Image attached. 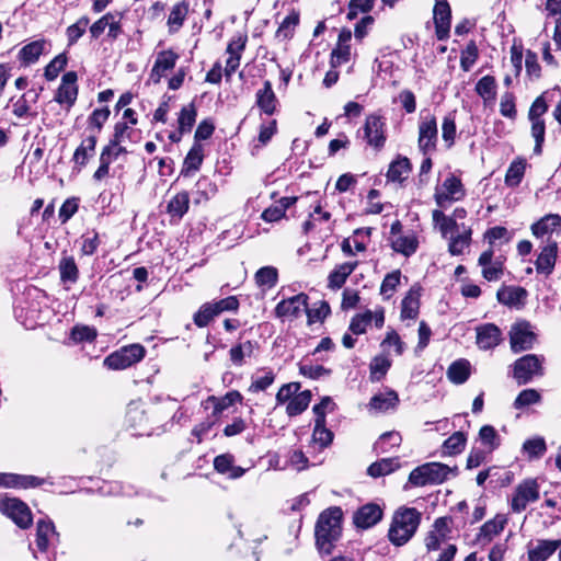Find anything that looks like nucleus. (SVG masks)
Wrapping results in <instances>:
<instances>
[{
    "instance_id": "obj_1",
    "label": "nucleus",
    "mask_w": 561,
    "mask_h": 561,
    "mask_svg": "<svg viewBox=\"0 0 561 561\" xmlns=\"http://www.w3.org/2000/svg\"><path fill=\"white\" fill-rule=\"evenodd\" d=\"M342 511L331 507L322 512L316 525V542L319 551L330 554L341 537Z\"/></svg>"
},
{
    "instance_id": "obj_2",
    "label": "nucleus",
    "mask_w": 561,
    "mask_h": 561,
    "mask_svg": "<svg viewBox=\"0 0 561 561\" xmlns=\"http://www.w3.org/2000/svg\"><path fill=\"white\" fill-rule=\"evenodd\" d=\"M421 523V513L413 507H401L392 516L388 531L390 542L397 547L405 545Z\"/></svg>"
},
{
    "instance_id": "obj_3",
    "label": "nucleus",
    "mask_w": 561,
    "mask_h": 561,
    "mask_svg": "<svg viewBox=\"0 0 561 561\" xmlns=\"http://www.w3.org/2000/svg\"><path fill=\"white\" fill-rule=\"evenodd\" d=\"M457 468H450L440 462H428L419 466L411 471L409 482L415 486H424L427 484H440L446 481L449 474L454 473Z\"/></svg>"
},
{
    "instance_id": "obj_4",
    "label": "nucleus",
    "mask_w": 561,
    "mask_h": 561,
    "mask_svg": "<svg viewBox=\"0 0 561 561\" xmlns=\"http://www.w3.org/2000/svg\"><path fill=\"white\" fill-rule=\"evenodd\" d=\"M146 354V350L140 344H130L110 354L104 359V366L108 369H126L140 362Z\"/></svg>"
},
{
    "instance_id": "obj_5",
    "label": "nucleus",
    "mask_w": 561,
    "mask_h": 561,
    "mask_svg": "<svg viewBox=\"0 0 561 561\" xmlns=\"http://www.w3.org/2000/svg\"><path fill=\"white\" fill-rule=\"evenodd\" d=\"M0 512L20 528H27L32 525L33 516L30 507L16 497L0 495Z\"/></svg>"
},
{
    "instance_id": "obj_6",
    "label": "nucleus",
    "mask_w": 561,
    "mask_h": 561,
    "mask_svg": "<svg viewBox=\"0 0 561 561\" xmlns=\"http://www.w3.org/2000/svg\"><path fill=\"white\" fill-rule=\"evenodd\" d=\"M465 196L461 181L455 175H448L442 185L436 186L434 199L439 208H448L454 202Z\"/></svg>"
},
{
    "instance_id": "obj_7",
    "label": "nucleus",
    "mask_w": 561,
    "mask_h": 561,
    "mask_svg": "<svg viewBox=\"0 0 561 561\" xmlns=\"http://www.w3.org/2000/svg\"><path fill=\"white\" fill-rule=\"evenodd\" d=\"M542 359L535 355L528 354L518 358L514 364V378L518 385L528 383L535 376H541Z\"/></svg>"
},
{
    "instance_id": "obj_8",
    "label": "nucleus",
    "mask_w": 561,
    "mask_h": 561,
    "mask_svg": "<svg viewBox=\"0 0 561 561\" xmlns=\"http://www.w3.org/2000/svg\"><path fill=\"white\" fill-rule=\"evenodd\" d=\"M539 499V485L536 480L528 479L519 483L512 497L511 507L515 513L526 510L529 503Z\"/></svg>"
},
{
    "instance_id": "obj_9",
    "label": "nucleus",
    "mask_w": 561,
    "mask_h": 561,
    "mask_svg": "<svg viewBox=\"0 0 561 561\" xmlns=\"http://www.w3.org/2000/svg\"><path fill=\"white\" fill-rule=\"evenodd\" d=\"M510 340L513 352L518 353L531 348L536 341V335L528 322L519 321L512 325Z\"/></svg>"
},
{
    "instance_id": "obj_10",
    "label": "nucleus",
    "mask_w": 561,
    "mask_h": 561,
    "mask_svg": "<svg viewBox=\"0 0 561 561\" xmlns=\"http://www.w3.org/2000/svg\"><path fill=\"white\" fill-rule=\"evenodd\" d=\"M308 306V296L298 294L287 299H283L275 307V316L284 320H294L300 317Z\"/></svg>"
},
{
    "instance_id": "obj_11",
    "label": "nucleus",
    "mask_w": 561,
    "mask_h": 561,
    "mask_svg": "<svg viewBox=\"0 0 561 561\" xmlns=\"http://www.w3.org/2000/svg\"><path fill=\"white\" fill-rule=\"evenodd\" d=\"M437 142V124L434 116H427L419 125V149L424 154L433 152Z\"/></svg>"
},
{
    "instance_id": "obj_12",
    "label": "nucleus",
    "mask_w": 561,
    "mask_h": 561,
    "mask_svg": "<svg viewBox=\"0 0 561 561\" xmlns=\"http://www.w3.org/2000/svg\"><path fill=\"white\" fill-rule=\"evenodd\" d=\"M385 123L379 115H368L364 125V138L369 146L381 148L385 145Z\"/></svg>"
},
{
    "instance_id": "obj_13",
    "label": "nucleus",
    "mask_w": 561,
    "mask_h": 561,
    "mask_svg": "<svg viewBox=\"0 0 561 561\" xmlns=\"http://www.w3.org/2000/svg\"><path fill=\"white\" fill-rule=\"evenodd\" d=\"M77 79L78 77L75 71L66 72L62 76L61 83L55 96V100L59 104H67L69 107L75 104L78 95Z\"/></svg>"
},
{
    "instance_id": "obj_14",
    "label": "nucleus",
    "mask_w": 561,
    "mask_h": 561,
    "mask_svg": "<svg viewBox=\"0 0 561 561\" xmlns=\"http://www.w3.org/2000/svg\"><path fill=\"white\" fill-rule=\"evenodd\" d=\"M178 59L179 55L171 49L159 51L150 71V80L153 83H159L165 72L174 68Z\"/></svg>"
},
{
    "instance_id": "obj_15",
    "label": "nucleus",
    "mask_w": 561,
    "mask_h": 561,
    "mask_svg": "<svg viewBox=\"0 0 561 561\" xmlns=\"http://www.w3.org/2000/svg\"><path fill=\"white\" fill-rule=\"evenodd\" d=\"M561 546V540L537 539L528 546L529 561H547Z\"/></svg>"
},
{
    "instance_id": "obj_16",
    "label": "nucleus",
    "mask_w": 561,
    "mask_h": 561,
    "mask_svg": "<svg viewBox=\"0 0 561 561\" xmlns=\"http://www.w3.org/2000/svg\"><path fill=\"white\" fill-rule=\"evenodd\" d=\"M434 23L436 36L439 41L448 37L451 11L447 1H437L434 7Z\"/></svg>"
},
{
    "instance_id": "obj_17",
    "label": "nucleus",
    "mask_w": 561,
    "mask_h": 561,
    "mask_svg": "<svg viewBox=\"0 0 561 561\" xmlns=\"http://www.w3.org/2000/svg\"><path fill=\"white\" fill-rule=\"evenodd\" d=\"M477 345L481 350H491L502 341L501 330L493 323H485L477 327Z\"/></svg>"
},
{
    "instance_id": "obj_18",
    "label": "nucleus",
    "mask_w": 561,
    "mask_h": 561,
    "mask_svg": "<svg viewBox=\"0 0 561 561\" xmlns=\"http://www.w3.org/2000/svg\"><path fill=\"white\" fill-rule=\"evenodd\" d=\"M245 43L247 37L239 35L228 44L227 53L229 54V57L225 67V76L228 80L240 66L241 54L244 50Z\"/></svg>"
},
{
    "instance_id": "obj_19",
    "label": "nucleus",
    "mask_w": 561,
    "mask_h": 561,
    "mask_svg": "<svg viewBox=\"0 0 561 561\" xmlns=\"http://www.w3.org/2000/svg\"><path fill=\"white\" fill-rule=\"evenodd\" d=\"M44 483V479L35 476L0 473V486L13 489L36 488Z\"/></svg>"
},
{
    "instance_id": "obj_20",
    "label": "nucleus",
    "mask_w": 561,
    "mask_h": 561,
    "mask_svg": "<svg viewBox=\"0 0 561 561\" xmlns=\"http://www.w3.org/2000/svg\"><path fill=\"white\" fill-rule=\"evenodd\" d=\"M478 264L482 267V276L489 282L499 280L503 275V262L493 260L492 250L481 253Z\"/></svg>"
},
{
    "instance_id": "obj_21",
    "label": "nucleus",
    "mask_w": 561,
    "mask_h": 561,
    "mask_svg": "<svg viewBox=\"0 0 561 561\" xmlns=\"http://www.w3.org/2000/svg\"><path fill=\"white\" fill-rule=\"evenodd\" d=\"M398 404V393L393 390H387L373 396L368 403V409L374 413H385L389 410H394Z\"/></svg>"
},
{
    "instance_id": "obj_22",
    "label": "nucleus",
    "mask_w": 561,
    "mask_h": 561,
    "mask_svg": "<svg viewBox=\"0 0 561 561\" xmlns=\"http://www.w3.org/2000/svg\"><path fill=\"white\" fill-rule=\"evenodd\" d=\"M382 517L381 508L376 504H366L354 515V523L359 528H369L376 525Z\"/></svg>"
},
{
    "instance_id": "obj_23",
    "label": "nucleus",
    "mask_w": 561,
    "mask_h": 561,
    "mask_svg": "<svg viewBox=\"0 0 561 561\" xmlns=\"http://www.w3.org/2000/svg\"><path fill=\"white\" fill-rule=\"evenodd\" d=\"M255 98L256 105L264 114L273 115L275 113L278 101L270 81H264L263 87L256 91Z\"/></svg>"
},
{
    "instance_id": "obj_24",
    "label": "nucleus",
    "mask_w": 561,
    "mask_h": 561,
    "mask_svg": "<svg viewBox=\"0 0 561 561\" xmlns=\"http://www.w3.org/2000/svg\"><path fill=\"white\" fill-rule=\"evenodd\" d=\"M47 47H49V43L46 39L33 41L20 49L19 59L24 66L35 64Z\"/></svg>"
},
{
    "instance_id": "obj_25",
    "label": "nucleus",
    "mask_w": 561,
    "mask_h": 561,
    "mask_svg": "<svg viewBox=\"0 0 561 561\" xmlns=\"http://www.w3.org/2000/svg\"><path fill=\"white\" fill-rule=\"evenodd\" d=\"M190 12V3L182 0L175 3L169 13L167 26L170 34H174L181 30Z\"/></svg>"
},
{
    "instance_id": "obj_26",
    "label": "nucleus",
    "mask_w": 561,
    "mask_h": 561,
    "mask_svg": "<svg viewBox=\"0 0 561 561\" xmlns=\"http://www.w3.org/2000/svg\"><path fill=\"white\" fill-rule=\"evenodd\" d=\"M557 242H549L545 245L536 260V270L538 273L549 275L552 273L557 261Z\"/></svg>"
},
{
    "instance_id": "obj_27",
    "label": "nucleus",
    "mask_w": 561,
    "mask_h": 561,
    "mask_svg": "<svg viewBox=\"0 0 561 561\" xmlns=\"http://www.w3.org/2000/svg\"><path fill=\"white\" fill-rule=\"evenodd\" d=\"M420 297L421 287L416 285L412 286L401 302V318L403 320H413L417 317L420 309Z\"/></svg>"
},
{
    "instance_id": "obj_28",
    "label": "nucleus",
    "mask_w": 561,
    "mask_h": 561,
    "mask_svg": "<svg viewBox=\"0 0 561 561\" xmlns=\"http://www.w3.org/2000/svg\"><path fill=\"white\" fill-rule=\"evenodd\" d=\"M390 243L393 251L401 253L404 256L414 254L419 248V240L413 231L392 238Z\"/></svg>"
},
{
    "instance_id": "obj_29",
    "label": "nucleus",
    "mask_w": 561,
    "mask_h": 561,
    "mask_svg": "<svg viewBox=\"0 0 561 561\" xmlns=\"http://www.w3.org/2000/svg\"><path fill=\"white\" fill-rule=\"evenodd\" d=\"M411 170L410 160L407 157L398 156L389 165L387 179L391 182L402 183L409 178Z\"/></svg>"
},
{
    "instance_id": "obj_30",
    "label": "nucleus",
    "mask_w": 561,
    "mask_h": 561,
    "mask_svg": "<svg viewBox=\"0 0 561 561\" xmlns=\"http://www.w3.org/2000/svg\"><path fill=\"white\" fill-rule=\"evenodd\" d=\"M358 262H345L342 264H339L334 267V270L329 274L328 283L329 287L331 289H339L341 288L347 277L354 272V270L357 267Z\"/></svg>"
},
{
    "instance_id": "obj_31",
    "label": "nucleus",
    "mask_w": 561,
    "mask_h": 561,
    "mask_svg": "<svg viewBox=\"0 0 561 561\" xmlns=\"http://www.w3.org/2000/svg\"><path fill=\"white\" fill-rule=\"evenodd\" d=\"M561 226V217L550 214L538 220L531 226V231L537 238H543L551 234Z\"/></svg>"
},
{
    "instance_id": "obj_32",
    "label": "nucleus",
    "mask_w": 561,
    "mask_h": 561,
    "mask_svg": "<svg viewBox=\"0 0 561 561\" xmlns=\"http://www.w3.org/2000/svg\"><path fill=\"white\" fill-rule=\"evenodd\" d=\"M203 159H204L203 146L199 142H194V145L192 146V148L190 149V151L187 152V154L184 159L182 174L186 176L191 172L197 171L203 163Z\"/></svg>"
},
{
    "instance_id": "obj_33",
    "label": "nucleus",
    "mask_w": 561,
    "mask_h": 561,
    "mask_svg": "<svg viewBox=\"0 0 561 561\" xmlns=\"http://www.w3.org/2000/svg\"><path fill=\"white\" fill-rule=\"evenodd\" d=\"M507 518L504 515H496L494 518L485 522L480 528V540L491 541L495 536L503 531Z\"/></svg>"
},
{
    "instance_id": "obj_34",
    "label": "nucleus",
    "mask_w": 561,
    "mask_h": 561,
    "mask_svg": "<svg viewBox=\"0 0 561 561\" xmlns=\"http://www.w3.org/2000/svg\"><path fill=\"white\" fill-rule=\"evenodd\" d=\"M188 205V193L180 192L169 201L167 205V213L173 218L181 219L187 213Z\"/></svg>"
},
{
    "instance_id": "obj_35",
    "label": "nucleus",
    "mask_w": 561,
    "mask_h": 561,
    "mask_svg": "<svg viewBox=\"0 0 561 561\" xmlns=\"http://www.w3.org/2000/svg\"><path fill=\"white\" fill-rule=\"evenodd\" d=\"M497 300L505 306H517L522 304L527 291L522 287H504L497 291Z\"/></svg>"
},
{
    "instance_id": "obj_36",
    "label": "nucleus",
    "mask_w": 561,
    "mask_h": 561,
    "mask_svg": "<svg viewBox=\"0 0 561 561\" xmlns=\"http://www.w3.org/2000/svg\"><path fill=\"white\" fill-rule=\"evenodd\" d=\"M58 270L60 274V280L64 284H75L79 278V270L73 256H62L58 264Z\"/></svg>"
},
{
    "instance_id": "obj_37",
    "label": "nucleus",
    "mask_w": 561,
    "mask_h": 561,
    "mask_svg": "<svg viewBox=\"0 0 561 561\" xmlns=\"http://www.w3.org/2000/svg\"><path fill=\"white\" fill-rule=\"evenodd\" d=\"M462 230L456 236H451L448 244V250L451 255H460L469 247L471 241V229L461 226Z\"/></svg>"
},
{
    "instance_id": "obj_38",
    "label": "nucleus",
    "mask_w": 561,
    "mask_h": 561,
    "mask_svg": "<svg viewBox=\"0 0 561 561\" xmlns=\"http://www.w3.org/2000/svg\"><path fill=\"white\" fill-rule=\"evenodd\" d=\"M432 219L442 233L443 237H447L449 233H454L458 230L459 225L455 221V218L446 216L440 209H434L432 211Z\"/></svg>"
},
{
    "instance_id": "obj_39",
    "label": "nucleus",
    "mask_w": 561,
    "mask_h": 561,
    "mask_svg": "<svg viewBox=\"0 0 561 561\" xmlns=\"http://www.w3.org/2000/svg\"><path fill=\"white\" fill-rule=\"evenodd\" d=\"M56 535L53 523L38 520L36 527V546L38 550L46 551L50 539Z\"/></svg>"
},
{
    "instance_id": "obj_40",
    "label": "nucleus",
    "mask_w": 561,
    "mask_h": 561,
    "mask_svg": "<svg viewBox=\"0 0 561 561\" xmlns=\"http://www.w3.org/2000/svg\"><path fill=\"white\" fill-rule=\"evenodd\" d=\"M96 145V137L91 135L82 140L81 145L73 153V161L76 164L83 167L87 164L89 157L94 153Z\"/></svg>"
},
{
    "instance_id": "obj_41",
    "label": "nucleus",
    "mask_w": 561,
    "mask_h": 561,
    "mask_svg": "<svg viewBox=\"0 0 561 561\" xmlns=\"http://www.w3.org/2000/svg\"><path fill=\"white\" fill-rule=\"evenodd\" d=\"M299 23V13L293 10L278 26L275 37L278 41H287L293 37L296 26Z\"/></svg>"
},
{
    "instance_id": "obj_42",
    "label": "nucleus",
    "mask_w": 561,
    "mask_h": 561,
    "mask_svg": "<svg viewBox=\"0 0 561 561\" xmlns=\"http://www.w3.org/2000/svg\"><path fill=\"white\" fill-rule=\"evenodd\" d=\"M469 375L470 364L466 359L453 363L447 370L449 380L457 385L463 383L469 378Z\"/></svg>"
},
{
    "instance_id": "obj_43",
    "label": "nucleus",
    "mask_w": 561,
    "mask_h": 561,
    "mask_svg": "<svg viewBox=\"0 0 561 561\" xmlns=\"http://www.w3.org/2000/svg\"><path fill=\"white\" fill-rule=\"evenodd\" d=\"M467 437L462 432H455L442 446V454L454 456L460 454L466 446Z\"/></svg>"
},
{
    "instance_id": "obj_44",
    "label": "nucleus",
    "mask_w": 561,
    "mask_h": 561,
    "mask_svg": "<svg viewBox=\"0 0 561 561\" xmlns=\"http://www.w3.org/2000/svg\"><path fill=\"white\" fill-rule=\"evenodd\" d=\"M522 450L529 460L539 459L547 451V445L543 437L537 436L525 440Z\"/></svg>"
},
{
    "instance_id": "obj_45",
    "label": "nucleus",
    "mask_w": 561,
    "mask_h": 561,
    "mask_svg": "<svg viewBox=\"0 0 561 561\" xmlns=\"http://www.w3.org/2000/svg\"><path fill=\"white\" fill-rule=\"evenodd\" d=\"M526 170V161L524 159L514 160L505 174V184L515 187L522 182Z\"/></svg>"
},
{
    "instance_id": "obj_46",
    "label": "nucleus",
    "mask_w": 561,
    "mask_h": 561,
    "mask_svg": "<svg viewBox=\"0 0 561 561\" xmlns=\"http://www.w3.org/2000/svg\"><path fill=\"white\" fill-rule=\"evenodd\" d=\"M399 468V461L397 458H382L379 461L371 463L367 472L373 478L389 474Z\"/></svg>"
},
{
    "instance_id": "obj_47",
    "label": "nucleus",
    "mask_w": 561,
    "mask_h": 561,
    "mask_svg": "<svg viewBox=\"0 0 561 561\" xmlns=\"http://www.w3.org/2000/svg\"><path fill=\"white\" fill-rule=\"evenodd\" d=\"M311 400L310 391L306 390L294 396L286 408V412L289 416H296L302 413L309 405Z\"/></svg>"
},
{
    "instance_id": "obj_48",
    "label": "nucleus",
    "mask_w": 561,
    "mask_h": 561,
    "mask_svg": "<svg viewBox=\"0 0 561 561\" xmlns=\"http://www.w3.org/2000/svg\"><path fill=\"white\" fill-rule=\"evenodd\" d=\"M312 439L321 448L329 446L333 439V434L325 427L324 420H314V428L312 433Z\"/></svg>"
},
{
    "instance_id": "obj_49",
    "label": "nucleus",
    "mask_w": 561,
    "mask_h": 561,
    "mask_svg": "<svg viewBox=\"0 0 561 561\" xmlns=\"http://www.w3.org/2000/svg\"><path fill=\"white\" fill-rule=\"evenodd\" d=\"M373 322V311L367 310L363 313L355 314L350 323L348 330L352 334L360 335L367 330V327Z\"/></svg>"
},
{
    "instance_id": "obj_50",
    "label": "nucleus",
    "mask_w": 561,
    "mask_h": 561,
    "mask_svg": "<svg viewBox=\"0 0 561 561\" xmlns=\"http://www.w3.org/2000/svg\"><path fill=\"white\" fill-rule=\"evenodd\" d=\"M479 437L483 446L489 451H493L501 444V438L496 432V430L491 425H484L479 431Z\"/></svg>"
},
{
    "instance_id": "obj_51",
    "label": "nucleus",
    "mask_w": 561,
    "mask_h": 561,
    "mask_svg": "<svg viewBox=\"0 0 561 561\" xmlns=\"http://www.w3.org/2000/svg\"><path fill=\"white\" fill-rule=\"evenodd\" d=\"M89 23L90 19L84 15L67 27L66 36L69 46H72L79 41V38L85 33Z\"/></svg>"
},
{
    "instance_id": "obj_52",
    "label": "nucleus",
    "mask_w": 561,
    "mask_h": 561,
    "mask_svg": "<svg viewBox=\"0 0 561 561\" xmlns=\"http://www.w3.org/2000/svg\"><path fill=\"white\" fill-rule=\"evenodd\" d=\"M495 79L491 76H484L478 81L476 91L486 102L495 99Z\"/></svg>"
},
{
    "instance_id": "obj_53",
    "label": "nucleus",
    "mask_w": 561,
    "mask_h": 561,
    "mask_svg": "<svg viewBox=\"0 0 561 561\" xmlns=\"http://www.w3.org/2000/svg\"><path fill=\"white\" fill-rule=\"evenodd\" d=\"M126 422L133 430H141L147 422L145 411L138 404H129L126 413Z\"/></svg>"
},
{
    "instance_id": "obj_54",
    "label": "nucleus",
    "mask_w": 561,
    "mask_h": 561,
    "mask_svg": "<svg viewBox=\"0 0 561 561\" xmlns=\"http://www.w3.org/2000/svg\"><path fill=\"white\" fill-rule=\"evenodd\" d=\"M391 366V362L386 356H376L369 366L370 379L373 381H379L388 371Z\"/></svg>"
},
{
    "instance_id": "obj_55",
    "label": "nucleus",
    "mask_w": 561,
    "mask_h": 561,
    "mask_svg": "<svg viewBox=\"0 0 561 561\" xmlns=\"http://www.w3.org/2000/svg\"><path fill=\"white\" fill-rule=\"evenodd\" d=\"M209 400L215 402L214 407V413L219 414L224 410L228 409L230 405L234 404L236 402L242 401V396L239 391L233 390L226 393L225 397L221 399H216L215 397H210Z\"/></svg>"
},
{
    "instance_id": "obj_56",
    "label": "nucleus",
    "mask_w": 561,
    "mask_h": 561,
    "mask_svg": "<svg viewBox=\"0 0 561 561\" xmlns=\"http://www.w3.org/2000/svg\"><path fill=\"white\" fill-rule=\"evenodd\" d=\"M67 56L66 54L57 55L46 67L44 76L48 81L55 80L60 71L65 69L67 66Z\"/></svg>"
},
{
    "instance_id": "obj_57",
    "label": "nucleus",
    "mask_w": 561,
    "mask_h": 561,
    "mask_svg": "<svg viewBox=\"0 0 561 561\" xmlns=\"http://www.w3.org/2000/svg\"><path fill=\"white\" fill-rule=\"evenodd\" d=\"M196 121V110L193 104L184 106L179 116V129L181 133H188Z\"/></svg>"
},
{
    "instance_id": "obj_58",
    "label": "nucleus",
    "mask_w": 561,
    "mask_h": 561,
    "mask_svg": "<svg viewBox=\"0 0 561 561\" xmlns=\"http://www.w3.org/2000/svg\"><path fill=\"white\" fill-rule=\"evenodd\" d=\"M540 400L541 396L536 389H525L517 396L513 405L515 409L519 410L539 403Z\"/></svg>"
},
{
    "instance_id": "obj_59",
    "label": "nucleus",
    "mask_w": 561,
    "mask_h": 561,
    "mask_svg": "<svg viewBox=\"0 0 561 561\" xmlns=\"http://www.w3.org/2000/svg\"><path fill=\"white\" fill-rule=\"evenodd\" d=\"M255 280L259 286L272 288L277 282V270L272 266L261 267L255 273Z\"/></svg>"
},
{
    "instance_id": "obj_60",
    "label": "nucleus",
    "mask_w": 561,
    "mask_h": 561,
    "mask_svg": "<svg viewBox=\"0 0 561 561\" xmlns=\"http://www.w3.org/2000/svg\"><path fill=\"white\" fill-rule=\"evenodd\" d=\"M217 316L218 314H217L213 304L206 302L194 314V323L198 328H204Z\"/></svg>"
},
{
    "instance_id": "obj_61",
    "label": "nucleus",
    "mask_w": 561,
    "mask_h": 561,
    "mask_svg": "<svg viewBox=\"0 0 561 561\" xmlns=\"http://www.w3.org/2000/svg\"><path fill=\"white\" fill-rule=\"evenodd\" d=\"M401 272L399 270L387 274L381 283L380 293L386 298H390L400 284Z\"/></svg>"
},
{
    "instance_id": "obj_62",
    "label": "nucleus",
    "mask_w": 561,
    "mask_h": 561,
    "mask_svg": "<svg viewBox=\"0 0 561 561\" xmlns=\"http://www.w3.org/2000/svg\"><path fill=\"white\" fill-rule=\"evenodd\" d=\"M352 56V48L351 46L346 45H336V47L331 53V67L337 68L347 61H350Z\"/></svg>"
},
{
    "instance_id": "obj_63",
    "label": "nucleus",
    "mask_w": 561,
    "mask_h": 561,
    "mask_svg": "<svg viewBox=\"0 0 561 561\" xmlns=\"http://www.w3.org/2000/svg\"><path fill=\"white\" fill-rule=\"evenodd\" d=\"M253 347L250 341L231 347L229 352L231 362L237 366H241L243 364L244 357L250 356Z\"/></svg>"
},
{
    "instance_id": "obj_64",
    "label": "nucleus",
    "mask_w": 561,
    "mask_h": 561,
    "mask_svg": "<svg viewBox=\"0 0 561 561\" xmlns=\"http://www.w3.org/2000/svg\"><path fill=\"white\" fill-rule=\"evenodd\" d=\"M81 239V254L88 256L94 254L100 245L98 232H88L83 234Z\"/></svg>"
}]
</instances>
